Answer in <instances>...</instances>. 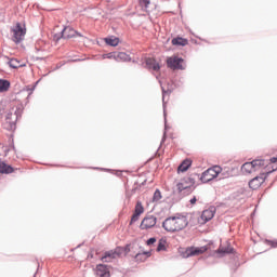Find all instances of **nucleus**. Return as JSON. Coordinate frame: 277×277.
<instances>
[{
  "label": "nucleus",
  "instance_id": "f03ea898",
  "mask_svg": "<svg viewBox=\"0 0 277 277\" xmlns=\"http://www.w3.org/2000/svg\"><path fill=\"white\" fill-rule=\"evenodd\" d=\"M267 166V160L265 159H255L251 162H245L241 166L242 174H252V172H256L261 170V168H265Z\"/></svg>",
  "mask_w": 277,
  "mask_h": 277
},
{
  "label": "nucleus",
  "instance_id": "412c9836",
  "mask_svg": "<svg viewBox=\"0 0 277 277\" xmlns=\"http://www.w3.org/2000/svg\"><path fill=\"white\" fill-rule=\"evenodd\" d=\"M138 4L143 12H148V6L150 5V0H138Z\"/></svg>",
  "mask_w": 277,
  "mask_h": 277
},
{
  "label": "nucleus",
  "instance_id": "cd10ccee",
  "mask_svg": "<svg viewBox=\"0 0 277 277\" xmlns=\"http://www.w3.org/2000/svg\"><path fill=\"white\" fill-rule=\"evenodd\" d=\"M34 90H36V85L24 88V92H28V97L34 94Z\"/></svg>",
  "mask_w": 277,
  "mask_h": 277
},
{
  "label": "nucleus",
  "instance_id": "6e6552de",
  "mask_svg": "<svg viewBox=\"0 0 277 277\" xmlns=\"http://www.w3.org/2000/svg\"><path fill=\"white\" fill-rule=\"evenodd\" d=\"M76 36H78V38H83V35H81V32L75 30V28L67 26L63 28V39L64 40H68L70 38H76Z\"/></svg>",
  "mask_w": 277,
  "mask_h": 277
},
{
  "label": "nucleus",
  "instance_id": "aec40b11",
  "mask_svg": "<svg viewBox=\"0 0 277 277\" xmlns=\"http://www.w3.org/2000/svg\"><path fill=\"white\" fill-rule=\"evenodd\" d=\"M10 90V81L0 79V92H8Z\"/></svg>",
  "mask_w": 277,
  "mask_h": 277
},
{
  "label": "nucleus",
  "instance_id": "f8f14e48",
  "mask_svg": "<svg viewBox=\"0 0 277 277\" xmlns=\"http://www.w3.org/2000/svg\"><path fill=\"white\" fill-rule=\"evenodd\" d=\"M95 276L96 277H111L109 266H107L105 264L97 265L95 268Z\"/></svg>",
  "mask_w": 277,
  "mask_h": 277
},
{
  "label": "nucleus",
  "instance_id": "f257e3e1",
  "mask_svg": "<svg viewBox=\"0 0 277 277\" xmlns=\"http://www.w3.org/2000/svg\"><path fill=\"white\" fill-rule=\"evenodd\" d=\"M189 222L185 215L177 214L175 216H169L162 222V228L167 233H179L184 228H187Z\"/></svg>",
  "mask_w": 277,
  "mask_h": 277
},
{
  "label": "nucleus",
  "instance_id": "c85d7f7f",
  "mask_svg": "<svg viewBox=\"0 0 277 277\" xmlns=\"http://www.w3.org/2000/svg\"><path fill=\"white\" fill-rule=\"evenodd\" d=\"M53 38H54V40H55L56 42H60V40H62V38H64V32H63V30H62L61 32H58V34H54Z\"/></svg>",
  "mask_w": 277,
  "mask_h": 277
},
{
  "label": "nucleus",
  "instance_id": "6ab92c4d",
  "mask_svg": "<svg viewBox=\"0 0 277 277\" xmlns=\"http://www.w3.org/2000/svg\"><path fill=\"white\" fill-rule=\"evenodd\" d=\"M217 252L219 254H233V252H235V249L230 246L220 247Z\"/></svg>",
  "mask_w": 277,
  "mask_h": 277
},
{
  "label": "nucleus",
  "instance_id": "2f4dec72",
  "mask_svg": "<svg viewBox=\"0 0 277 277\" xmlns=\"http://www.w3.org/2000/svg\"><path fill=\"white\" fill-rule=\"evenodd\" d=\"M123 254H129L131 252V246L130 245H127L126 247H123Z\"/></svg>",
  "mask_w": 277,
  "mask_h": 277
},
{
  "label": "nucleus",
  "instance_id": "dca6fc26",
  "mask_svg": "<svg viewBox=\"0 0 277 277\" xmlns=\"http://www.w3.org/2000/svg\"><path fill=\"white\" fill-rule=\"evenodd\" d=\"M192 167V160L185 159L177 168V172H187L189 168Z\"/></svg>",
  "mask_w": 277,
  "mask_h": 277
},
{
  "label": "nucleus",
  "instance_id": "72a5a7b5",
  "mask_svg": "<svg viewBox=\"0 0 277 277\" xmlns=\"http://www.w3.org/2000/svg\"><path fill=\"white\" fill-rule=\"evenodd\" d=\"M197 198L196 197H193L190 200H189V202H190V205H194L195 202H197Z\"/></svg>",
  "mask_w": 277,
  "mask_h": 277
},
{
  "label": "nucleus",
  "instance_id": "393cba45",
  "mask_svg": "<svg viewBox=\"0 0 277 277\" xmlns=\"http://www.w3.org/2000/svg\"><path fill=\"white\" fill-rule=\"evenodd\" d=\"M9 66L10 68H21V62H18L16 58H11L9 61Z\"/></svg>",
  "mask_w": 277,
  "mask_h": 277
},
{
  "label": "nucleus",
  "instance_id": "bb28decb",
  "mask_svg": "<svg viewBox=\"0 0 277 277\" xmlns=\"http://www.w3.org/2000/svg\"><path fill=\"white\" fill-rule=\"evenodd\" d=\"M115 252V256H122V254H124V248L123 247H117L115 250H113Z\"/></svg>",
  "mask_w": 277,
  "mask_h": 277
},
{
  "label": "nucleus",
  "instance_id": "473e14b6",
  "mask_svg": "<svg viewBox=\"0 0 277 277\" xmlns=\"http://www.w3.org/2000/svg\"><path fill=\"white\" fill-rule=\"evenodd\" d=\"M272 248H277V240L276 241H269Z\"/></svg>",
  "mask_w": 277,
  "mask_h": 277
},
{
  "label": "nucleus",
  "instance_id": "9d476101",
  "mask_svg": "<svg viewBox=\"0 0 277 277\" xmlns=\"http://www.w3.org/2000/svg\"><path fill=\"white\" fill-rule=\"evenodd\" d=\"M265 179H267V175H265V173L253 177L249 182L250 189H259V187H261V185L265 183Z\"/></svg>",
  "mask_w": 277,
  "mask_h": 277
},
{
  "label": "nucleus",
  "instance_id": "4468645a",
  "mask_svg": "<svg viewBox=\"0 0 277 277\" xmlns=\"http://www.w3.org/2000/svg\"><path fill=\"white\" fill-rule=\"evenodd\" d=\"M114 259H117L114 250L106 251L102 256L103 263H111Z\"/></svg>",
  "mask_w": 277,
  "mask_h": 277
},
{
  "label": "nucleus",
  "instance_id": "0eeeda50",
  "mask_svg": "<svg viewBox=\"0 0 277 277\" xmlns=\"http://www.w3.org/2000/svg\"><path fill=\"white\" fill-rule=\"evenodd\" d=\"M157 225V219L155 215H147L143 219L140 228L141 230H148V228H154Z\"/></svg>",
  "mask_w": 277,
  "mask_h": 277
},
{
  "label": "nucleus",
  "instance_id": "20e7f679",
  "mask_svg": "<svg viewBox=\"0 0 277 277\" xmlns=\"http://www.w3.org/2000/svg\"><path fill=\"white\" fill-rule=\"evenodd\" d=\"M221 172L222 167L220 166L209 168L201 174L200 181L201 183H210V181H213V179H217Z\"/></svg>",
  "mask_w": 277,
  "mask_h": 277
},
{
  "label": "nucleus",
  "instance_id": "9b49d317",
  "mask_svg": "<svg viewBox=\"0 0 277 277\" xmlns=\"http://www.w3.org/2000/svg\"><path fill=\"white\" fill-rule=\"evenodd\" d=\"M215 211H216V209L213 206L202 211L201 220H202L203 224H207V222H211V220H213V217H215Z\"/></svg>",
  "mask_w": 277,
  "mask_h": 277
},
{
  "label": "nucleus",
  "instance_id": "423d86ee",
  "mask_svg": "<svg viewBox=\"0 0 277 277\" xmlns=\"http://www.w3.org/2000/svg\"><path fill=\"white\" fill-rule=\"evenodd\" d=\"M12 31H13V37H12L13 42H15V44H21V42L25 40V34H27V29H25L23 25H21V23H17L13 27Z\"/></svg>",
  "mask_w": 277,
  "mask_h": 277
},
{
  "label": "nucleus",
  "instance_id": "a211bd4d",
  "mask_svg": "<svg viewBox=\"0 0 277 277\" xmlns=\"http://www.w3.org/2000/svg\"><path fill=\"white\" fill-rule=\"evenodd\" d=\"M171 42L174 47H185L187 44V40L181 37L173 38Z\"/></svg>",
  "mask_w": 277,
  "mask_h": 277
},
{
  "label": "nucleus",
  "instance_id": "7ed1b4c3",
  "mask_svg": "<svg viewBox=\"0 0 277 277\" xmlns=\"http://www.w3.org/2000/svg\"><path fill=\"white\" fill-rule=\"evenodd\" d=\"M194 185H196V181L192 177H185L181 180L180 183L176 184L179 194H192L194 192Z\"/></svg>",
  "mask_w": 277,
  "mask_h": 277
},
{
  "label": "nucleus",
  "instance_id": "e433bc0d",
  "mask_svg": "<svg viewBox=\"0 0 277 277\" xmlns=\"http://www.w3.org/2000/svg\"><path fill=\"white\" fill-rule=\"evenodd\" d=\"M162 94H166V89L162 88Z\"/></svg>",
  "mask_w": 277,
  "mask_h": 277
},
{
  "label": "nucleus",
  "instance_id": "a878e982",
  "mask_svg": "<svg viewBox=\"0 0 277 277\" xmlns=\"http://www.w3.org/2000/svg\"><path fill=\"white\" fill-rule=\"evenodd\" d=\"M162 196H161V190L156 189L153 196V202H159V200H161Z\"/></svg>",
  "mask_w": 277,
  "mask_h": 277
},
{
  "label": "nucleus",
  "instance_id": "b1692460",
  "mask_svg": "<svg viewBox=\"0 0 277 277\" xmlns=\"http://www.w3.org/2000/svg\"><path fill=\"white\" fill-rule=\"evenodd\" d=\"M142 213H144V206H142V203L137 201L135 205L134 214L142 215Z\"/></svg>",
  "mask_w": 277,
  "mask_h": 277
},
{
  "label": "nucleus",
  "instance_id": "5701e85b",
  "mask_svg": "<svg viewBox=\"0 0 277 277\" xmlns=\"http://www.w3.org/2000/svg\"><path fill=\"white\" fill-rule=\"evenodd\" d=\"M114 60H115V62H129V60H131V58H129V55H127V53L120 52L118 54V58H114Z\"/></svg>",
  "mask_w": 277,
  "mask_h": 277
},
{
  "label": "nucleus",
  "instance_id": "c756f323",
  "mask_svg": "<svg viewBox=\"0 0 277 277\" xmlns=\"http://www.w3.org/2000/svg\"><path fill=\"white\" fill-rule=\"evenodd\" d=\"M137 220H140V214L133 213L130 224H135V222H137Z\"/></svg>",
  "mask_w": 277,
  "mask_h": 277
},
{
  "label": "nucleus",
  "instance_id": "4be33fe9",
  "mask_svg": "<svg viewBox=\"0 0 277 277\" xmlns=\"http://www.w3.org/2000/svg\"><path fill=\"white\" fill-rule=\"evenodd\" d=\"M166 243H167V240L161 238L158 242V246H157V252H166Z\"/></svg>",
  "mask_w": 277,
  "mask_h": 277
},
{
  "label": "nucleus",
  "instance_id": "ddd939ff",
  "mask_svg": "<svg viewBox=\"0 0 277 277\" xmlns=\"http://www.w3.org/2000/svg\"><path fill=\"white\" fill-rule=\"evenodd\" d=\"M12 172H14V168H12V166L4 161H0V174H12Z\"/></svg>",
  "mask_w": 277,
  "mask_h": 277
},
{
  "label": "nucleus",
  "instance_id": "f3484780",
  "mask_svg": "<svg viewBox=\"0 0 277 277\" xmlns=\"http://www.w3.org/2000/svg\"><path fill=\"white\" fill-rule=\"evenodd\" d=\"M105 42L108 47H118V44H120V39L117 37L105 38Z\"/></svg>",
  "mask_w": 277,
  "mask_h": 277
},
{
  "label": "nucleus",
  "instance_id": "39448f33",
  "mask_svg": "<svg viewBox=\"0 0 277 277\" xmlns=\"http://www.w3.org/2000/svg\"><path fill=\"white\" fill-rule=\"evenodd\" d=\"M167 66L171 70H185V61L179 56H171L167 58Z\"/></svg>",
  "mask_w": 277,
  "mask_h": 277
},
{
  "label": "nucleus",
  "instance_id": "2eb2a0df",
  "mask_svg": "<svg viewBox=\"0 0 277 277\" xmlns=\"http://www.w3.org/2000/svg\"><path fill=\"white\" fill-rule=\"evenodd\" d=\"M146 66L151 70H156V71L161 70V66H159V63H157L155 58H147Z\"/></svg>",
  "mask_w": 277,
  "mask_h": 277
},
{
  "label": "nucleus",
  "instance_id": "7c9ffc66",
  "mask_svg": "<svg viewBox=\"0 0 277 277\" xmlns=\"http://www.w3.org/2000/svg\"><path fill=\"white\" fill-rule=\"evenodd\" d=\"M147 246H153L155 243H157V238L151 237L146 241Z\"/></svg>",
  "mask_w": 277,
  "mask_h": 277
},
{
  "label": "nucleus",
  "instance_id": "f704fd0d",
  "mask_svg": "<svg viewBox=\"0 0 277 277\" xmlns=\"http://www.w3.org/2000/svg\"><path fill=\"white\" fill-rule=\"evenodd\" d=\"M103 57H104V60H105L106 57L110 58V57H111V54H104Z\"/></svg>",
  "mask_w": 277,
  "mask_h": 277
},
{
  "label": "nucleus",
  "instance_id": "c9c22d12",
  "mask_svg": "<svg viewBox=\"0 0 277 277\" xmlns=\"http://www.w3.org/2000/svg\"><path fill=\"white\" fill-rule=\"evenodd\" d=\"M141 256H142V254L138 253V254H136L135 259H136V260H140Z\"/></svg>",
  "mask_w": 277,
  "mask_h": 277
},
{
  "label": "nucleus",
  "instance_id": "1a4fd4ad",
  "mask_svg": "<svg viewBox=\"0 0 277 277\" xmlns=\"http://www.w3.org/2000/svg\"><path fill=\"white\" fill-rule=\"evenodd\" d=\"M209 248L207 246L203 247H189L186 249V256H199V254H205Z\"/></svg>",
  "mask_w": 277,
  "mask_h": 277
}]
</instances>
